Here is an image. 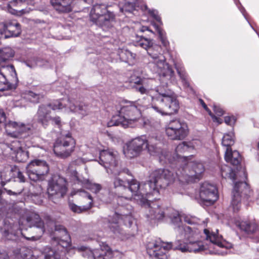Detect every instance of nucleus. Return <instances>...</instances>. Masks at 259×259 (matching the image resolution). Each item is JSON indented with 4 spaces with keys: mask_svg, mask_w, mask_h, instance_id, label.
<instances>
[{
    "mask_svg": "<svg viewBox=\"0 0 259 259\" xmlns=\"http://www.w3.org/2000/svg\"><path fill=\"white\" fill-rule=\"evenodd\" d=\"M136 47H139L147 51L149 56L148 67L153 73H158L160 76V80L161 83L168 84L165 81L172 80L174 76V71L166 62V59L164 55L154 51L151 47L152 41L143 36L137 35L134 41Z\"/></svg>",
    "mask_w": 259,
    "mask_h": 259,
    "instance_id": "1",
    "label": "nucleus"
},
{
    "mask_svg": "<svg viewBox=\"0 0 259 259\" xmlns=\"http://www.w3.org/2000/svg\"><path fill=\"white\" fill-rule=\"evenodd\" d=\"M203 232L205 234L206 239L209 240V244H205L198 239L191 240L188 242V252L197 253L208 249L211 254L221 255L228 254V249L232 247V244L223 240L222 236L218 234V230H216V233H215L205 229Z\"/></svg>",
    "mask_w": 259,
    "mask_h": 259,
    "instance_id": "2",
    "label": "nucleus"
},
{
    "mask_svg": "<svg viewBox=\"0 0 259 259\" xmlns=\"http://www.w3.org/2000/svg\"><path fill=\"white\" fill-rule=\"evenodd\" d=\"M156 91L159 96L152 97L153 103L157 102L152 105V108L156 112L164 115H171L178 111L179 103L173 91L162 84L157 87Z\"/></svg>",
    "mask_w": 259,
    "mask_h": 259,
    "instance_id": "3",
    "label": "nucleus"
},
{
    "mask_svg": "<svg viewBox=\"0 0 259 259\" xmlns=\"http://www.w3.org/2000/svg\"><path fill=\"white\" fill-rule=\"evenodd\" d=\"M141 117V111L136 103L125 101L121 105L119 114L113 116L107 123V126H121L124 128L133 127Z\"/></svg>",
    "mask_w": 259,
    "mask_h": 259,
    "instance_id": "4",
    "label": "nucleus"
},
{
    "mask_svg": "<svg viewBox=\"0 0 259 259\" xmlns=\"http://www.w3.org/2000/svg\"><path fill=\"white\" fill-rule=\"evenodd\" d=\"M180 250L182 252H188V242L176 240L174 245L171 242L165 243L160 239L152 240L146 245L147 252L149 256L155 259H167L166 252L170 249Z\"/></svg>",
    "mask_w": 259,
    "mask_h": 259,
    "instance_id": "5",
    "label": "nucleus"
},
{
    "mask_svg": "<svg viewBox=\"0 0 259 259\" xmlns=\"http://www.w3.org/2000/svg\"><path fill=\"white\" fill-rule=\"evenodd\" d=\"M127 184L128 191L131 192V195L128 196L123 195V194L118 193L117 202L118 205H122V202L128 203L132 198L136 200L140 204H144L147 200L151 201L150 196H152L151 190L145 189V185L147 182L141 185L135 179H128Z\"/></svg>",
    "mask_w": 259,
    "mask_h": 259,
    "instance_id": "6",
    "label": "nucleus"
},
{
    "mask_svg": "<svg viewBox=\"0 0 259 259\" xmlns=\"http://www.w3.org/2000/svg\"><path fill=\"white\" fill-rule=\"evenodd\" d=\"M175 180L174 173L167 169H158L153 171L149 176V180L145 185V189L151 190L152 196H158L157 187L165 188L172 184Z\"/></svg>",
    "mask_w": 259,
    "mask_h": 259,
    "instance_id": "7",
    "label": "nucleus"
},
{
    "mask_svg": "<svg viewBox=\"0 0 259 259\" xmlns=\"http://www.w3.org/2000/svg\"><path fill=\"white\" fill-rule=\"evenodd\" d=\"M204 171L202 163L188 161L178 169L176 175L182 183L195 182L202 178Z\"/></svg>",
    "mask_w": 259,
    "mask_h": 259,
    "instance_id": "8",
    "label": "nucleus"
},
{
    "mask_svg": "<svg viewBox=\"0 0 259 259\" xmlns=\"http://www.w3.org/2000/svg\"><path fill=\"white\" fill-rule=\"evenodd\" d=\"M90 15L91 21L104 30L113 26L114 15L107 10V6L105 4H96L93 5Z\"/></svg>",
    "mask_w": 259,
    "mask_h": 259,
    "instance_id": "9",
    "label": "nucleus"
},
{
    "mask_svg": "<svg viewBox=\"0 0 259 259\" xmlns=\"http://www.w3.org/2000/svg\"><path fill=\"white\" fill-rule=\"evenodd\" d=\"M119 210L120 213L116 212L111 216L109 215L108 218V226L114 233H119V225L121 222L128 227H131L134 222V219L131 215L132 207L131 205H128V203H122Z\"/></svg>",
    "mask_w": 259,
    "mask_h": 259,
    "instance_id": "10",
    "label": "nucleus"
},
{
    "mask_svg": "<svg viewBox=\"0 0 259 259\" xmlns=\"http://www.w3.org/2000/svg\"><path fill=\"white\" fill-rule=\"evenodd\" d=\"M0 232L3 238L5 239L12 241H17L20 236L23 237L28 241L36 240L39 237L32 236L26 237L21 226H18L17 223H15L12 219L7 218L4 219L2 225L0 227Z\"/></svg>",
    "mask_w": 259,
    "mask_h": 259,
    "instance_id": "11",
    "label": "nucleus"
},
{
    "mask_svg": "<svg viewBox=\"0 0 259 259\" xmlns=\"http://www.w3.org/2000/svg\"><path fill=\"white\" fill-rule=\"evenodd\" d=\"M54 110H63L65 112L77 113L82 117L88 115L90 113L89 106L82 102L74 98H63L57 100L54 104Z\"/></svg>",
    "mask_w": 259,
    "mask_h": 259,
    "instance_id": "12",
    "label": "nucleus"
},
{
    "mask_svg": "<svg viewBox=\"0 0 259 259\" xmlns=\"http://www.w3.org/2000/svg\"><path fill=\"white\" fill-rule=\"evenodd\" d=\"M61 135L56 141L53 150L57 156L66 158L74 150L75 142L69 132L61 131Z\"/></svg>",
    "mask_w": 259,
    "mask_h": 259,
    "instance_id": "13",
    "label": "nucleus"
},
{
    "mask_svg": "<svg viewBox=\"0 0 259 259\" xmlns=\"http://www.w3.org/2000/svg\"><path fill=\"white\" fill-rule=\"evenodd\" d=\"M82 255L88 259H119L121 254L117 250H112L108 244L102 242L99 248L86 249Z\"/></svg>",
    "mask_w": 259,
    "mask_h": 259,
    "instance_id": "14",
    "label": "nucleus"
},
{
    "mask_svg": "<svg viewBox=\"0 0 259 259\" xmlns=\"http://www.w3.org/2000/svg\"><path fill=\"white\" fill-rule=\"evenodd\" d=\"M99 163L105 167L108 174H119L121 172L116 151L111 150L101 151Z\"/></svg>",
    "mask_w": 259,
    "mask_h": 259,
    "instance_id": "15",
    "label": "nucleus"
},
{
    "mask_svg": "<svg viewBox=\"0 0 259 259\" xmlns=\"http://www.w3.org/2000/svg\"><path fill=\"white\" fill-rule=\"evenodd\" d=\"M26 170L29 178L33 181H43L50 170L48 163L45 160L35 159L27 165Z\"/></svg>",
    "mask_w": 259,
    "mask_h": 259,
    "instance_id": "16",
    "label": "nucleus"
},
{
    "mask_svg": "<svg viewBox=\"0 0 259 259\" xmlns=\"http://www.w3.org/2000/svg\"><path fill=\"white\" fill-rule=\"evenodd\" d=\"M231 202L233 211L237 212L241 206V200H248L252 195V192L248 185L244 182H237L234 184Z\"/></svg>",
    "mask_w": 259,
    "mask_h": 259,
    "instance_id": "17",
    "label": "nucleus"
},
{
    "mask_svg": "<svg viewBox=\"0 0 259 259\" xmlns=\"http://www.w3.org/2000/svg\"><path fill=\"white\" fill-rule=\"evenodd\" d=\"M161 144L157 136H149L146 138V148L151 155L158 156L161 162H172L170 152L162 150L160 146Z\"/></svg>",
    "mask_w": 259,
    "mask_h": 259,
    "instance_id": "18",
    "label": "nucleus"
},
{
    "mask_svg": "<svg viewBox=\"0 0 259 259\" xmlns=\"http://www.w3.org/2000/svg\"><path fill=\"white\" fill-rule=\"evenodd\" d=\"M165 133L172 140H182L188 134L187 124L177 119L170 120L165 126Z\"/></svg>",
    "mask_w": 259,
    "mask_h": 259,
    "instance_id": "19",
    "label": "nucleus"
},
{
    "mask_svg": "<svg viewBox=\"0 0 259 259\" xmlns=\"http://www.w3.org/2000/svg\"><path fill=\"white\" fill-rule=\"evenodd\" d=\"M67 181L65 178L59 175H54L48 182L47 192L50 199L53 200V197L61 198L67 191Z\"/></svg>",
    "mask_w": 259,
    "mask_h": 259,
    "instance_id": "20",
    "label": "nucleus"
},
{
    "mask_svg": "<svg viewBox=\"0 0 259 259\" xmlns=\"http://www.w3.org/2000/svg\"><path fill=\"white\" fill-rule=\"evenodd\" d=\"M158 196H151V201L147 200L145 204H141L146 209V217L151 220H160L164 217V211L158 203L153 200L158 199Z\"/></svg>",
    "mask_w": 259,
    "mask_h": 259,
    "instance_id": "21",
    "label": "nucleus"
},
{
    "mask_svg": "<svg viewBox=\"0 0 259 259\" xmlns=\"http://www.w3.org/2000/svg\"><path fill=\"white\" fill-rule=\"evenodd\" d=\"M146 137L145 136L132 139L127 144L126 148L123 150L125 156L129 158L139 156L144 149H146Z\"/></svg>",
    "mask_w": 259,
    "mask_h": 259,
    "instance_id": "22",
    "label": "nucleus"
},
{
    "mask_svg": "<svg viewBox=\"0 0 259 259\" xmlns=\"http://www.w3.org/2000/svg\"><path fill=\"white\" fill-rule=\"evenodd\" d=\"M199 196L201 200L208 205L213 204L218 199V190L215 185L204 182L200 188Z\"/></svg>",
    "mask_w": 259,
    "mask_h": 259,
    "instance_id": "23",
    "label": "nucleus"
},
{
    "mask_svg": "<svg viewBox=\"0 0 259 259\" xmlns=\"http://www.w3.org/2000/svg\"><path fill=\"white\" fill-rule=\"evenodd\" d=\"M24 224L29 226L30 231L34 229H38L39 234H42L45 231V225L41 220L39 215L33 212L28 211L25 217L20 218L19 224L20 226H23Z\"/></svg>",
    "mask_w": 259,
    "mask_h": 259,
    "instance_id": "24",
    "label": "nucleus"
},
{
    "mask_svg": "<svg viewBox=\"0 0 259 259\" xmlns=\"http://www.w3.org/2000/svg\"><path fill=\"white\" fill-rule=\"evenodd\" d=\"M172 223L176 226V232L183 236L187 242L199 239V231L195 229H192L189 226H180L179 224L181 223V219L179 216H174L172 219Z\"/></svg>",
    "mask_w": 259,
    "mask_h": 259,
    "instance_id": "25",
    "label": "nucleus"
},
{
    "mask_svg": "<svg viewBox=\"0 0 259 259\" xmlns=\"http://www.w3.org/2000/svg\"><path fill=\"white\" fill-rule=\"evenodd\" d=\"M55 235L52 238V244L60 246L63 248L70 245V238L66 228L62 225H55Z\"/></svg>",
    "mask_w": 259,
    "mask_h": 259,
    "instance_id": "26",
    "label": "nucleus"
},
{
    "mask_svg": "<svg viewBox=\"0 0 259 259\" xmlns=\"http://www.w3.org/2000/svg\"><path fill=\"white\" fill-rule=\"evenodd\" d=\"M132 82L135 84L134 88L135 90L143 95H148L150 91L152 90L155 86V80L152 78H146L141 77H132Z\"/></svg>",
    "mask_w": 259,
    "mask_h": 259,
    "instance_id": "27",
    "label": "nucleus"
},
{
    "mask_svg": "<svg viewBox=\"0 0 259 259\" xmlns=\"http://www.w3.org/2000/svg\"><path fill=\"white\" fill-rule=\"evenodd\" d=\"M121 172L119 174H110L113 175L112 183L114 189L117 190H122L123 195L128 191L127 184L128 183V179L123 177L124 174L129 176L131 175L130 171L127 169H122L120 167Z\"/></svg>",
    "mask_w": 259,
    "mask_h": 259,
    "instance_id": "28",
    "label": "nucleus"
},
{
    "mask_svg": "<svg viewBox=\"0 0 259 259\" xmlns=\"http://www.w3.org/2000/svg\"><path fill=\"white\" fill-rule=\"evenodd\" d=\"M57 101L48 105H41L39 106L36 118L38 122L40 123L44 127H46L51 121L52 117L50 115L51 109H53L54 104Z\"/></svg>",
    "mask_w": 259,
    "mask_h": 259,
    "instance_id": "29",
    "label": "nucleus"
},
{
    "mask_svg": "<svg viewBox=\"0 0 259 259\" xmlns=\"http://www.w3.org/2000/svg\"><path fill=\"white\" fill-rule=\"evenodd\" d=\"M29 2V0H13L8 5V11L10 13L17 16L28 14L31 11L30 8H21L27 5Z\"/></svg>",
    "mask_w": 259,
    "mask_h": 259,
    "instance_id": "30",
    "label": "nucleus"
},
{
    "mask_svg": "<svg viewBox=\"0 0 259 259\" xmlns=\"http://www.w3.org/2000/svg\"><path fill=\"white\" fill-rule=\"evenodd\" d=\"M23 144L19 140L16 139L12 143L11 149L14 150L16 160L18 162H24L28 158V152L22 150Z\"/></svg>",
    "mask_w": 259,
    "mask_h": 259,
    "instance_id": "31",
    "label": "nucleus"
},
{
    "mask_svg": "<svg viewBox=\"0 0 259 259\" xmlns=\"http://www.w3.org/2000/svg\"><path fill=\"white\" fill-rule=\"evenodd\" d=\"M193 149V146L190 143H187L183 142L179 144L176 148V152L177 153V157L172 156L170 153V157L172 159V162H169V163H172L174 161L177 162H183L184 164L187 162L188 160V157L186 156H181L179 155V153H182L187 151H189Z\"/></svg>",
    "mask_w": 259,
    "mask_h": 259,
    "instance_id": "32",
    "label": "nucleus"
},
{
    "mask_svg": "<svg viewBox=\"0 0 259 259\" xmlns=\"http://www.w3.org/2000/svg\"><path fill=\"white\" fill-rule=\"evenodd\" d=\"M6 131L9 135L16 138L18 139L23 137H25L26 133L23 132L24 127L22 125L21 127L18 123L14 121H10L7 124H4Z\"/></svg>",
    "mask_w": 259,
    "mask_h": 259,
    "instance_id": "33",
    "label": "nucleus"
},
{
    "mask_svg": "<svg viewBox=\"0 0 259 259\" xmlns=\"http://www.w3.org/2000/svg\"><path fill=\"white\" fill-rule=\"evenodd\" d=\"M78 192L80 193V195L81 196H82L84 199H88L89 201L86 205L83 206H77L74 203H70L69 205L70 209L72 211L77 213H80L89 209L91 208L93 202V198L91 195L88 192L84 190H80Z\"/></svg>",
    "mask_w": 259,
    "mask_h": 259,
    "instance_id": "34",
    "label": "nucleus"
},
{
    "mask_svg": "<svg viewBox=\"0 0 259 259\" xmlns=\"http://www.w3.org/2000/svg\"><path fill=\"white\" fill-rule=\"evenodd\" d=\"M54 9L60 13H69L72 10V0H51Z\"/></svg>",
    "mask_w": 259,
    "mask_h": 259,
    "instance_id": "35",
    "label": "nucleus"
},
{
    "mask_svg": "<svg viewBox=\"0 0 259 259\" xmlns=\"http://www.w3.org/2000/svg\"><path fill=\"white\" fill-rule=\"evenodd\" d=\"M225 159L227 162L234 166L238 165L241 161L239 153L236 150L233 151L231 148H229L226 149Z\"/></svg>",
    "mask_w": 259,
    "mask_h": 259,
    "instance_id": "36",
    "label": "nucleus"
},
{
    "mask_svg": "<svg viewBox=\"0 0 259 259\" xmlns=\"http://www.w3.org/2000/svg\"><path fill=\"white\" fill-rule=\"evenodd\" d=\"M5 30L8 37L17 36L21 33L20 25L15 21L7 22L5 24Z\"/></svg>",
    "mask_w": 259,
    "mask_h": 259,
    "instance_id": "37",
    "label": "nucleus"
},
{
    "mask_svg": "<svg viewBox=\"0 0 259 259\" xmlns=\"http://www.w3.org/2000/svg\"><path fill=\"white\" fill-rule=\"evenodd\" d=\"M238 226L240 230L248 234L254 233L258 228L256 223L253 221H241L238 224Z\"/></svg>",
    "mask_w": 259,
    "mask_h": 259,
    "instance_id": "38",
    "label": "nucleus"
},
{
    "mask_svg": "<svg viewBox=\"0 0 259 259\" xmlns=\"http://www.w3.org/2000/svg\"><path fill=\"white\" fill-rule=\"evenodd\" d=\"M39 252V250L31 249L23 247L20 249L19 253L16 255V257L18 259H36V255Z\"/></svg>",
    "mask_w": 259,
    "mask_h": 259,
    "instance_id": "39",
    "label": "nucleus"
},
{
    "mask_svg": "<svg viewBox=\"0 0 259 259\" xmlns=\"http://www.w3.org/2000/svg\"><path fill=\"white\" fill-rule=\"evenodd\" d=\"M36 257V259H51L52 257H54V259H60L58 257V254L55 251L49 246L43 248L42 250H39Z\"/></svg>",
    "mask_w": 259,
    "mask_h": 259,
    "instance_id": "40",
    "label": "nucleus"
},
{
    "mask_svg": "<svg viewBox=\"0 0 259 259\" xmlns=\"http://www.w3.org/2000/svg\"><path fill=\"white\" fill-rule=\"evenodd\" d=\"M142 2V0H124L123 6L120 9V11L122 12L132 13L136 10L137 7L140 6Z\"/></svg>",
    "mask_w": 259,
    "mask_h": 259,
    "instance_id": "41",
    "label": "nucleus"
},
{
    "mask_svg": "<svg viewBox=\"0 0 259 259\" xmlns=\"http://www.w3.org/2000/svg\"><path fill=\"white\" fill-rule=\"evenodd\" d=\"M120 60L130 64L134 63L136 55L127 49H121L118 52Z\"/></svg>",
    "mask_w": 259,
    "mask_h": 259,
    "instance_id": "42",
    "label": "nucleus"
},
{
    "mask_svg": "<svg viewBox=\"0 0 259 259\" xmlns=\"http://www.w3.org/2000/svg\"><path fill=\"white\" fill-rule=\"evenodd\" d=\"M177 215L179 216V217L181 219V223H180V224H179L180 226H183L182 223V221L183 220H184V221L185 222H186L187 224H190V225H194V224H198L199 222V220L196 217H192V216H190V215H186V214L180 215L177 212H176L174 214V215L172 216L171 217V219L172 220V218L174 216H177Z\"/></svg>",
    "mask_w": 259,
    "mask_h": 259,
    "instance_id": "43",
    "label": "nucleus"
},
{
    "mask_svg": "<svg viewBox=\"0 0 259 259\" xmlns=\"http://www.w3.org/2000/svg\"><path fill=\"white\" fill-rule=\"evenodd\" d=\"M221 171L223 178L225 179L229 178L232 180L235 179V172L230 166L226 165L222 166Z\"/></svg>",
    "mask_w": 259,
    "mask_h": 259,
    "instance_id": "44",
    "label": "nucleus"
},
{
    "mask_svg": "<svg viewBox=\"0 0 259 259\" xmlns=\"http://www.w3.org/2000/svg\"><path fill=\"white\" fill-rule=\"evenodd\" d=\"M0 72L7 77L8 75H10L12 78L17 79L15 67L12 65L1 66Z\"/></svg>",
    "mask_w": 259,
    "mask_h": 259,
    "instance_id": "45",
    "label": "nucleus"
},
{
    "mask_svg": "<svg viewBox=\"0 0 259 259\" xmlns=\"http://www.w3.org/2000/svg\"><path fill=\"white\" fill-rule=\"evenodd\" d=\"M233 133L226 134L224 135L222 141V144L224 147L231 148L234 144V137Z\"/></svg>",
    "mask_w": 259,
    "mask_h": 259,
    "instance_id": "46",
    "label": "nucleus"
},
{
    "mask_svg": "<svg viewBox=\"0 0 259 259\" xmlns=\"http://www.w3.org/2000/svg\"><path fill=\"white\" fill-rule=\"evenodd\" d=\"M13 88V85L8 81L4 74L0 72V91H6Z\"/></svg>",
    "mask_w": 259,
    "mask_h": 259,
    "instance_id": "47",
    "label": "nucleus"
},
{
    "mask_svg": "<svg viewBox=\"0 0 259 259\" xmlns=\"http://www.w3.org/2000/svg\"><path fill=\"white\" fill-rule=\"evenodd\" d=\"M176 68L177 70L178 74L182 79L184 86L186 87H189V83L188 80L187 75L184 67L183 66H179L176 65Z\"/></svg>",
    "mask_w": 259,
    "mask_h": 259,
    "instance_id": "48",
    "label": "nucleus"
},
{
    "mask_svg": "<svg viewBox=\"0 0 259 259\" xmlns=\"http://www.w3.org/2000/svg\"><path fill=\"white\" fill-rule=\"evenodd\" d=\"M14 55V52L10 48L0 49V57L3 62L13 57Z\"/></svg>",
    "mask_w": 259,
    "mask_h": 259,
    "instance_id": "49",
    "label": "nucleus"
},
{
    "mask_svg": "<svg viewBox=\"0 0 259 259\" xmlns=\"http://www.w3.org/2000/svg\"><path fill=\"white\" fill-rule=\"evenodd\" d=\"M153 26L155 28L157 32L159 34V37L161 41L162 44L164 46H166L168 44L166 37L165 36V32L157 24H153Z\"/></svg>",
    "mask_w": 259,
    "mask_h": 259,
    "instance_id": "50",
    "label": "nucleus"
},
{
    "mask_svg": "<svg viewBox=\"0 0 259 259\" xmlns=\"http://www.w3.org/2000/svg\"><path fill=\"white\" fill-rule=\"evenodd\" d=\"M26 96V98L33 103H38L40 98L42 97L41 95L36 94L32 91H28Z\"/></svg>",
    "mask_w": 259,
    "mask_h": 259,
    "instance_id": "51",
    "label": "nucleus"
},
{
    "mask_svg": "<svg viewBox=\"0 0 259 259\" xmlns=\"http://www.w3.org/2000/svg\"><path fill=\"white\" fill-rule=\"evenodd\" d=\"M13 172L15 178L18 179L19 182L21 183L25 182L26 178L25 176L18 168H15L14 169H13Z\"/></svg>",
    "mask_w": 259,
    "mask_h": 259,
    "instance_id": "52",
    "label": "nucleus"
},
{
    "mask_svg": "<svg viewBox=\"0 0 259 259\" xmlns=\"http://www.w3.org/2000/svg\"><path fill=\"white\" fill-rule=\"evenodd\" d=\"M88 189L90 190L92 192L97 194L102 189V186L99 184L91 183L88 185Z\"/></svg>",
    "mask_w": 259,
    "mask_h": 259,
    "instance_id": "53",
    "label": "nucleus"
},
{
    "mask_svg": "<svg viewBox=\"0 0 259 259\" xmlns=\"http://www.w3.org/2000/svg\"><path fill=\"white\" fill-rule=\"evenodd\" d=\"M26 65L31 68H34L37 66L36 57L31 58L25 61Z\"/></svg>",
    "mask_w": 259,
    "mask_h": 259,
    "instance_id": "54",
    "label": "nucleus"
},
{
    "mask_svg": "<svg viewBox=\"0 0 259 259\" xmlns=\"http://www.w3.org/2000/svg\"><path fill=\"white\" fill-rule=\"evenodd\" d=\"M23 190V187L21 188L20 189L16 191H12L10 190H8L6 188H4L3 190H0V197H1V195H2L3 193H4V191L7 192V193L9 195H18L21 194Z\"/></svg>",
    "mask_w": 259,
    "mask_h": 259,
    "instance_id": "55",
    "label": "nucleus"
},
{
    "mask_svg": "<svg viewBox=\"0 0 259 259\" xmlns=\"http://www.w3.org/2000/svg\"><path fill=\"white\" fill-rule=\"evenodd\" d=\"M225 122L229 125H233L236 122V118L234 116H228L225 117Z\"/></svg>",
    "mask_w": 259,
    "mask_h": 259,
    "instance_id": "56",
    "label": "nucleus"
},
{
    "mask_svg": "<svg viewBox=\"0 0 259 259\" xmlns=\"http://www.w3.org/2000/svg\"><path fill=\"white\" fill-rule=\"evenodd\" d=\"M234 3L237 6L238 8L240 10L241 13L243 14L245 18L247 20V21L249 22L248 20H247V17H246V10L244 9V7H242V6L241 5V4L239 3V0H234Z\"/></svg>",
    "mask_w": 259,
    "mask_h": 259,
    "instance_id": "57",
    "label": "nucleus"
},
{
    "mask_svg": "<svg viewBox=\"0 0 259 259\" xmlns=\"http://www.w3.org/2000/svg\"><path fill=\"white\" fill-rule=\"evenodd\" d=\"M149 13L150 15L158 22L160 25H162V23L161 20V18L158 15V12L156 10H149Z\"/></svg>",
    "mask_w": 259,
    "mask_h": 259,
    "instance_id": "58",
    "label": "nucleus"
},
{
    "mask_svg": "<svg viewBox=\"0 0 259 259\" xmlns=\"http://www.w3.org/2000/svg\"><path fill=\"white\" fill-rule=\"evenodd\" d=\"M213 110L217 116H221L224 114L223 110L219 106L214 105Z\"/></svg>",
    "mask_w": 259,
    "mask_h": 259,
    "instance_id": "59",
    "label": "nucleus"
},
{
    "mask_svg": "<svg viewBox=\"0 0 259 259\" xmlns=\"http://www.w3.org/2000/svg\"><path fill=\"white\" fill-rule=\"evenodd\" d=\"M37 61V66L42 67L46 66L48 64V62L47 60L44 59L41 57H36Z\"/></svg>",
    "mask_w": 259,
    "mask_h": 259,
    "instance_id": "60",
    "label": "nucleus"
},
{
    "mask_svg": "<svg viewBox=\"0 0 259 259\" xmlns=\"http://www.w3.org/2000/svg\"><path fill=\"white\" fill-rule=\"evenodd\" d=\"M72 175L71 180L74 183V184H79L81 182L77 176V172L76 171H73Z\"/></svg>",
    "mask_w": 259,
    "mask_h": 259,
    "instance_id": "61",
    "label": "nucleus"
},
{
    "mask_svg": "<svg viewBox=\"0 0 259 259\" xmlns=\"http://www.w3.org/2000/svg\"><path fill=\"white\" fill-rule=\"evenodd\" d=\"M0 259H9L8 252L4 249H0Z\"/></svg>",
    "mask_w": 259,
    "mask_h": 259,
    "instance_id": "62",
    "label": "nucleus"
},
{
    "mask_svg": "<svg viewBox=\"0 0 259 259\" xmlns=\"http://www.w3.org/2000/svg\"><path fill=\"white\" fill-rule=\"evenodd\" d=\"M209 115L211 116L214 122H217L218 124H221L223 122V120L222 119L218 118L216 116L213 115L211 111H210Z\"/></svg>",
    "mask_w": 259,
    "mask_h": 259,
    "instance_id": "63",
    "label": "nucleus"
},
{
    "mask_svg": "<svg viewBox=\"0 0 259 259\" xmlns=\"http://www.w3.org/2000/svg\"><path fill=\"white\" fill-rule=\"evenodd\" d=\"M12 211L14 212L15 213H21V209L19 208L17 205H15L12 206L11 208Z\"/></svg>",
    "mask_w": 259,
    "mask_h": 259,
    "instance_id": "64",
    "label": "nucleus"
}]
</instances>
